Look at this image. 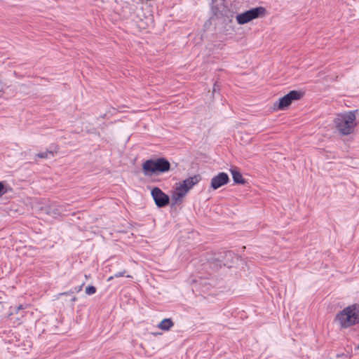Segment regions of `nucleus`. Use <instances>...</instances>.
I'll list each match as a JSON object with an SVG mask.
<instances>
[{"instance_id":"f257e3e1","label":"nucleus","mask_w":359,"mask_h":359,"mask_svg":"<svg viewBox=\"0 0 359 359\" xmlns=\"http://www.w3.org/2000/svg\"><path fill=\"white\" fill-rule=\"evenodd\" d=\"M358 110L348 111L337 114L334 120L336 130L342 135L353 133L358 123L356 114Z\"/></svg>"},{"instance_id":"f03ea898","label":"nucleus","mask_w":359,"mask_h":359,"mask_svg":"<svg viewBox=\"0 0 359 359\" xmlns=\"http://www.w3.org/2000/svg\"><path fill=\"white\" fill-rule=\"evenodd\" d=\"M341 328H347L359 323V305L354 304L344 308L335 317Z\"/></svg>"},{"instance_id":"7ed1b4c3","label":"nucleus","mask_w":359,"mask_h":359,"mask_svg":"<svg viewBox=\"0 0 359 359\" xmlns=\"http://www.w3.org/2000/svg\"><path fill=\"white\" fill-rule=\"evenodd\" d=\"M211 11L215 18L222 20L223 22H232L234 13L226 5L224 0H213Z\"/></svg>"},{"instance_id":"20e7f679","label":"nucleus","mask_w":359,"mask_h":359,"mask_svg":"<svg viewBox=\"0 0 359 359\" xmlns=\"http://www.w3.org/2000/svg\"><path fill=\"white\" fill-rule=\"evenodd\" d=\"M142 169L146 175H152L158 172H163L169 170L170 163L165 160V158H158L156 161L149 159L143 163Z\"/></svg>"},{"instance_id":"39448f33","label":"nucleus","mask_w":359,"mask_h":359,"mask_svg":"<svg viewBox=\"0 0 359 359\" xmlns=\"http://www.w3.org/2000/svg\"><path fill=\"white\" fill-rule=\"evenodd\" d=\"M304 93L299 90H291L287 94L280 97L278 101L273 103L275 111H282L287 109L294 101L302 99Z\"/></svg>"},{"instance_id":"423d86ee","label":"nucleus","mask_w":359,"mask_h":359,"mask_svg":"<svg viewBox=\"0 0 359 359\" xmlns=\"http://www.w3.org/2000/svg\"><path fill=\"white\" fill-rule=\"evenodd\" d=\"M266 14V9L259 6L246 11L236 15V19L238 25H244L250 21L263 17Z\"/></svg>"},{"instance_id":"0eeeda50","label":"nucleus","mask_w":359,"mask_h":359,"mask_svg":"<svg viewBox=\"0 0 359 359\" xmlns=\"http://www.w3.org/2000/svg\"><path fill=\"white\" fill-rule=\"evenodd\" d=\"M151 196L156 205L162 208L167 205L169 203V197L164 194L159 188L155 187L151 190Z\"/></svg>"},{"instance_id":"6e6552de","label":"nucleus","mask_w":359,"mask_h":359,"mask_svg":"<svg viewBox=\"0 0 359 359\" xmlns=\"http://www.w3.org/2000/svg\"><path fill=\"white\" fill-rule=\"evenodd\" d=\"M229 182V177L225 172H219L211 179L210 186L213 189H217Z\"/></svg>"},{"instance_id":"1a4fd4ad","label":"nucleus","mask_w":359,"mask_h":359,"mask_svg":"<svg viewBox=\"0 0 359 359\" xmlns=\"http://www.w3.org/2000/svg\"><path fill=\"white\" fill-rule=\"evenodd\" d=\"M229 171L232 175V178L235 184H245L247 183V181L243 177L242 174L237 167L231 166L229 169Z\"/></svg>"},{"instance_id":"9d476101","label":"nucleus","mask_w":359,"mask_h":359,"mask_svg":"<svg viewBox=\"0 0 359 359\" xmlns=\"http://www.w3.org/2000/svg\"><path fill=\"white\" fill-rule=\"evenodd\" d=\"M201 177L199 175L190 177L182 181L181 183L182 186L185 189L186 191H188L196 184L199 182Z\"/></svg>"},{"instance_id":"9b49d317","label":"nucleus","mask_w":359,"mask_h":359,"mask_svg":"<svg viewBox=\"0 0 359 359\" xmlns=\"http://www.w3.org/2000/svg\"><path fill=\"white\" fill-rule=\"evenodd\" d=\"M187 192L185 189L180 184L177 187L172 194V198L175 204L180 203L182 201L183 198L187 195Z\"/></svg>"},{"instance_id":"f8f14e48","label":"nucleus","mask_w":359,"mask_h":359,"mask_svg":"<svg viewBox=\"0 0 359 359\" xmlns=\"http://www.w3.org/2000/svg\"><path fill=\"white\" fill-rule=\"evenodd\" d=\"M173 325L174 323L171 318H165L158 325V327L163 331H168Z\"/></svg>"},{"instance_id":"ddd939ff","label":"nucleus","mask_w":359,"mask_h":359,"mask_svg":"<svg viewBox=\"0 0 359 359\" xmlns=\"http://www.w3.org/2000/svg\"><path fill=\"white\" fill-rule=\"evenodd\" d=\"M95 292H96V288H95V287H94L93 285L88 286L86 288V294L88 295L93 294Z\"/></svg>"},{"instance_id":"4468645a","label":"nucleus","mask_w":359,"mask_h":359,"mask_svg":"<svg viewBox=\"0 0 359 359\" xmlns=\"http://www.w3.org/2000/svg\"><path fill=\"white\" fill-rule=\"evenodd\" d=\"M6 193V191L4 189V185L2 182H0V196Z\"/></svg>"},{"instance_id":"2eb2a0df","label":"nucleus","mask_w":359,"mask_h":359,"mask_svg":"<svg viewBox=\"0 0 359 359\" xmlns=\"http://www.w3.org/2000/svg\"><path fill=\"white\" fill-rule=\"evenodd\" d=\"M125 272H126L125 271H123V272H118V273H116V274L114 275V277H115V278H119V277H121V276H123L125 274Z\"/></svg>"},{"instance_id":"dca6fc26","label":"nucleus","mask_w":359,"mask_h":359,"mask_svg":"<svg viewBox=\"0 0 359 359\" xmlns=\"http://www.w3.org/2000/svg\"><path fill=\"white\" fill-rule=\"evenodd\" d=\"M25 309L24 306L20 304L19 306L16 308V313H18L20 310Z\"/></svg>"},{"instance_id":"f3484780","label":"nucleus","mask_w":359,"mask_h":359,"mask_svg":"<svg viewBox=\"0 0 359 359\" xmlns=\"http://www.w3.org/2000/svg\"><path fill=\"white\" fill-rule=\"evenodd\" d=\"M114 278V276H110V277L108 278L107 280L109 281V280H112Z\"/></svg>"},{"instance_id":"a211bd4d","label":"nucleus","mask_w":359,"mask_h":359,"mask_svg":"<svg viewBox=\"0 0 359 359\" xmlns=\"http://www.w3.org/2000/svg\"><path fill=\"white\" fill-rule=\"evenodd\" d=\"M38 157L42 158V157H43V155L39 154Z\"/></svg>"},{"instance_id":"6ab92c4d","label":"nucleus","mask_w":359,"mask_h":359,"mask_svg":"<svg viewBox=\"0 0 359 359\" xmlns=\"http://www.w3.org/2000/svg\"><path fill=\"white\" fill-rule=\"evenodd\" d=\"M126 276H127L128 278H131V277H132V276H130V275H127Z\"/></svg>"},{"instance_id":"aec40b11","label":"nucleus","mask_w":359,"mask_h":359,"mask_svg":"<svg viewBox=\"0 0 359 359\" xmlns=\"http://www.w3.org/2000/svg\"><path fill=\"white\" fill-rule=\"evenodd\" d=\"M50 155H54V154L53 152H50Z\"/></svg>"},{"instance_id":"412c9836","label":"nucleus","mask_w":359,"mask_h":359,"mask_svg":"<svg viewBox=\"0 0 359 359\" xmlns=\"http://www.w3.org/2000/svg\"><path fill=\"white\" fill-rule=\"evenodd\" d=\"M358 348H359V344H358Z\"/></svg>"}]
</instances>
